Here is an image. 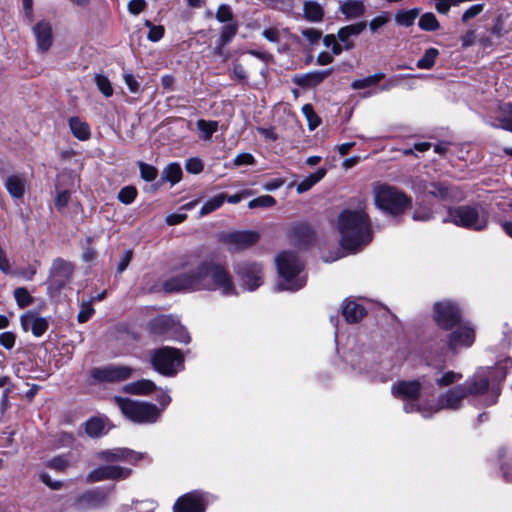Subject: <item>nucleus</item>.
Returning a JSON list of instances; mask_svg holds the SVG:
<instances>
[{"instance_id": "1", "label": "nucleus", "mask_w": 512, "mask_h": 512, "mask_svg": "<svg viewBox=\"0 0 512 512\" xmlns=\"http://www.w3.org/2000/svg\"><path fill=\"white\" fill-rule=\"evenodd\" d=\"M181 269V273L164 283L166 291L219 290L223 295L235 293L230 274L212 258L190 254L184 258Z\"/></svg>"}, {"instance_id": "2", "label": "nucleus", "mask_w": 512, "mask_h": 512, "mask_svg": "<svg viewBox=\"0 0 512 512\" xmlns=\"http://www.w3.org/2000/svg\"><path fill=\"white\" fill-rule=\"evenodd\" d=\"M337 230L342 248L350 253L358 252L368 245L372 241L373 230L365 202L356 208L343 210L337 219Z\"/></svg>"}, {"instance_id": "3", "label": "nucleus", "mask_w": 512, "mask_h": 512, "mask_svg": "<svg viewBox=\"0 0 512 512\" xmlns=\"http://www.w3.org/2000/svg\"><path fill=\"white\" fill-rule=\"evenodd\" d=\"M508 365L512 367V360L506 359L495 367H482L469 377L463 384L465 395L479 399L481 405L490 406L497 402L500 391L498 383L507 374Z\"/></svg>"}, {"instance_id": "4", "label": "nucleus", "mask_w": 512, "mask_h": 512, "mask_svg": "<svg viewBox=\"0 0 512 512\" xmlns=\"http://www.w3.org/2000/svg\"><path fill=\"white\" fill-rule=\"evenodd\" d=\"M279 281L276 289L297 291L305 286L307 276L303 273L304 264L292 252H283L276 258Z\"/></svg>"}, {"instance_id": "5", "label": "nucleus", "mask_w": 512, "mask_h": 512, "mask_svg": "<svg viewBox=\"0 0 512 512\" xmlns=\"http://www.w3.org/2000/svg\"><path fill=\"white\" fill-rule=\"evenodd\" d=\"M374 205L391 215L403 213L411 205V199L398 188L376 182L372 187Z\"/></svg>"}, {"instance_id": "6", "label": "nucleus", "mask_w": 512, "mask_h": 512, "mask_svg": "<svg viewBox=\"0 0 512 512\" xmlns=\"http://www.w3.org/2000/svg\"><path fill=\"white\" fill-rule=\"evenodd\" d=\"M443 222L453 223L466 229L482 231L488 225V214L479 206H458L449 208Z\"/></svg>"}, {"instance_id": "7", "label": "nucleus", "mask_w": 512, "mask_h": 512, "mask_svg": "<svg viewBox=\"0 0 512 512\" xmlns=\"http://www.w3.org/2000/svg\"><path fill=\"white\" fill-rule=\"evenodd\" d=\"M113 401L119 407L122 414L135 423H154L160 417L161 410L152 403L134 401L121 396H115Z\"/></svg>"}, {"instance_id": "8", "label": "nucleus", "mask_w": 512, "mask_h": 512, "mask_svg": "<svg viewBox=\"0 0 512 512\" xmlns=\"http://www.w3.org/2000/svg\"><path fill=\"white\" fill-rule=\"evenodd\" d=\"M153 368L165 376H174L183 366V357L179 350L171 347L155 349L150 354Z\"/></svg>"}, {"instance_id": "9", "label": "nucleus", "mask_w": 512, "mask_h": 512, "mask_svg": "<svg viewBox=\"0 0 512 512\" xmlns=\"http://www.w3.org/2000/svg\"><path fill=\"white\" fill-rule=\"evenodd\" d=\"M420 390L421 384L417 380L399 381L391 387L392 394L405 401L403 408L406 413L419 412L424 418H428L431 416V413H428V409L414 402L418 399Z\"/></svg>"}, {"instance_id": "10", "label": "nucleus", "mask_w": 512, "mask_h": 512, "mask_svg": "<svg viewBox=\"0 0 512 512\" xmlns=\"http://www.w3.org/2000/svg\"><path fill=\"white\" fill-rule=\"evenodd\" d=\"M150 330L155 335L173 338L183 343L190 341V336L185 328L171 316H159L149 323Z\"/></svg>"}, {"instance_id": "11", "label": "nucleus", "mask_w": 512, "mask_h": 512, "mask_svg": "<svg viewBox=\"0 0 512 512\" xmlns=\"http://www.w3.org/2000/svg\"><path fill=\"white\" fill-rule=\"evenodd\" d=\"M434 320L439 327L450 330L461 322L460 308L449 300L437 302L434 305Z\"/></svg>"}, {"instance_id": "12", "label": "nucleus", "mask_w": 512, "mask_h": 512, "mask_svg": "<svg viewBox=\"0 0 512 512\" xmlns=\"http://www.w3.org/2000/svg\"><path fill=\"white\" fill-rule=\"evenodd\" d=\"M134 369L125 365L110 364L91 369L90 376L97 382L116 383L132 377Z\"/></svg>"}, {"instance_id": "13", "label": "nucleus", "mask_w": 512, "mask_h": 512, "mask_svg": "<svg viewBox=\"0 0 512 512\" xmlns=\"http://www.w3.org/2000/svg\"><path fill=\"white\" fill-rule=\"evenodd\" d=\"M131 470L117 465H102L86 476L87 483H96L105 480H123L129 477Z\"/></svg>"}, {"instance_id": "14", "label": "nucleus", "mask_w": 512, "mask_h": 512, "mask_svg": "<svg viewBox=\"0 0 512 512\" xmlns=\"http://www.w3.org/2000/svg\"><path fill=\"white\" fill-rule=\"evenodd\" d=\"M465 398H467L465 388L462 385H458L440 395L437 404L428 409V413L432 415L441 409L457 410L462 406Z\"/></svg>"}, {"instance_id": "15", "label": "nucleus", "mask_w": 512, "mask_h": 512, "mask_svg": "<svg viewBox=\"0 0 512 512\" xmlns=\"http://www.w3.org/2000/svg\"><path fill=\"white\" fill-rule=\"evenodd\" d=\"M99 460L114 463V462H128L137 463L145 458V454L130 450L128 448H113L102 450L96 454Z\"/></svg>"}, {"instance_id": "16", "label": "nucleus", "mask_w": 512, "mask_h": 512, "mask_svg": "<svg viewBox=\"0 0 512 512\" xmlns=\"http://www.w3.org/2000/svg\"><path fill=\"white\" fill-rule=\"evenodd\" d=\"M237 273L250 291L257 289L262 284V267L258 263H243L238 266Z\"/></svg>"}, {"instance_id": "17", "label": "nucleus", "mask_w": 512, "mask_h": 512, "mask_svg": "<svg viewBox=\"0 0 512 512\" xmlns=\"http://www.w3.org/2000/svg\"><path fill=\"white\" fill-rule=\"evenodd\" d=\"M475 341L474 328L464 324L449 334L448 347L451 350L470 347Z\"/></svg>"}, {"instance_id": "18", "label": "nucleus", "mask_w": 512, "mask_h": 512, "mask_svg": "<svg viewBox=\"0 0 512 512\" xmlns=\"http://www.w3.org/2000/svg\"><path fill=\"white\" fill-rule=\"evenodd\" d=\"M73 265L63 259H56L53 262L50 274L51 286L56 289L62 288L71 279L73 273Z\"/></svg>"}, {"instance_id": "19", "label": "nucleus", "mask_w": 512, "mask_h": 512, "mask_svg": "<svg viewBox=\"0 0 512 512\" xmlns=\"http://www.w3.org/2000/svg\"><path fill=\"white\" fill-rule=\"evenodd\" d=\"M107 493L101 489H93L84 492L76 499L75 505L79 510L99 508L105 505Z\"/></svg>"}, {"instance_id": "20", "label": "nucleus", "mask_w": 512, "mask_h": 512, "mask_svg": "<svg viewBox=\"0 0 512 512\" xmlns=\"http://www.w3.org/2000/svg\"><path fill=\"white\" fill-rule=\"evenodd\" d=\"M205 502L198 492L187 493L180 497L174 505V512H204Z\"/></svg>"}, {"instance_id": "21", "label": "nucleus", "mask_w": 512, "mask_h": 512, "mask_svg": "<svg viewBox=\"0 0 512 512\" xmlns=\"http://www.w3.org/2000/svg\"><path fill=\"white\" fill-rule=\"evenodd\" d=\"M225 242L234 250H243L257 243L259 233L255 231H238L228 233L224 237Z\"/></svg>"}, {"instance_id": "22", "label": "nucleus", "mask_w": 512, "mask_h": 512, "mask_svg": "<svg viewBox=\"0 0 512 512\" xmlns=\"http://www.w3.org/2000/svg\"><path fill=\"white\" fill-rule=\"evenodd\" d=\"M423 193L441 200L455 199L457 192L445 182H428L418 186Z\"/></svg>"}, {"instance_id": "23", "label": "nucleus", "mask_w": 512, "mask_h": 512, "mask_svg": "<svg viewBox=\"0 0 512 512\" xmlns=\"http://www.w3.org/2000/svg\"><path fill=\"white\" fill-rule=\"evenodd\" d=\"M20 322L25 331L30 330L36 337L42 336L48 329V321L31 311L23 314L20 318Z\"/></svg>"}, {"instance_id": "24", "label": "nucleus", "mask_w": 512, "mask_h": 512, "mask_svg": "<svg viewBox=\"0 0 512 512\" xmlns=\"http://www.w3.org/2000/svg\"><path fill=\"white\" fill-rule=\"evenodd\" d=\"M38 48L45 52L52 45V28L49 22L40 21L33 28Z\"/></svg>"}, {"instance_id": "25", "label": "nucleus", "mask_w": 512, "mask_h": 512, "mask_svg": "<svg viewBox=\"0 0 512 512\" xmlns=\"http://www.w3.org/2000/svg\"><path fill=\"white\" fill-rule=\"evenodd\" d=\"M366 26V22H359L339 29L338 38L344 44L345 50H350L354 47V43L350 40V37L357 36L362 33Z\"/></svg>"}, {"instance_id": "26", "label": "nucleus", "mask_w": 512, "mask_h": 512, "mask_svg": "<svg viewBox=\"0 0 512 512\" xmlns=\"http://www.w3.org/2000/svg\"><path fill=\"white\" fill-rule=\"evenodd\" d=\"M331 73L332 69L313 71L304 75L296 76L294 82L302 87H315L330 76Z\"/></svg>"}, {"instance_id": "27", "label": "nucleus", "mask_w": 512, "mask_h": 512, "mask_svg": "<svg viewBox=\"0 0 512 512\" xmlns=\"http://www.w3.org/2000/svg\"><path fill=\"white\" fill-rule=\"evenodd\" d=\"M26 179L23 175L13 174L6 178L5 188L14 199H21L24 196Z\"/></svg>"}, {"instance_id": "28", "label": "nucleus", "mask_w": 512, "mask_h": 512, "mask_svg": "<svg viewBox=\"0 0 512 512\" xmlns=\"http://www.w3.org/2000/svg\"><path fill=\"white\" fill-rule=\"evenodd\" d=\"M340 11L346 19H356L364 15L366 7L363 0H344L340 2Z\"/></svg>"}, {"instance_id": "29", "label": "nucleus", "mask_w": 512, "mask_h": 512, "mask_svg": "<svg viewBox=\"0 0 512 512\" xmlns=\"http://www.w3.org/2000/svg\"><path fill=\"white\" fill-rule=\"evenodd\" d=\"M69 128L72 135L80 141H86L91 136L89 124L80 117H71L69 119Z\"/></svg>"}, {"instance_id": "30", "label": "nucleus", "mask_w": 512, "mask_h": 512, "mask_svg": "<svg viewBox=\"0 0 512 512\" xmlns=\"http://www.w3.org/2000/svg\"><path fill=\"white\" fill-rule=\"evenodd\" d=\"M155 389V383L148 379H141L123 387L124 392L135 395H147L152 393Z\"/></svg>"}, {"instance_id": "31", "label": "nucleus", "mask_w": 512, "mask_h": 512, "mask_svg": "<svg viewBox=\"0 0 512 512\" xmlns=\"http://www.w3.org/2000/svg\"><path fill=\"white\" fill-rule=\"evenodd\" d=\"M342 313L347 322L355 323L364 317L365 309L355 301H346Z\"/></svg>"}, {"instance_id": "32", "label": "nucleus", "mask_w": 512, "mask_h": 512, "mask_svg": "<svg viewBox=\"0 0 512 512\" xmlns=\"http://www.w3.org/2000/svg\"><path fill=\"white\" fill-rule=\"evenodd\" d=\"M327 170L325 168H319L316 172L310 174L305 177L302 181L297 183L296 191L299 194H302L308 190H310L315 184L320 182L326 175Z\"/></svg>"}, {"instance_id": "33", "label": "nucleus", "mask_w": 512, "mask_h": 512, "mask_svg": "<svg viewBox=\"0 0 512 512\" xmlns=\"http://www.w3.org/2000/svg\"><path fill=\"white\" fill-rule=\"evenodd\" d=\"M304 18L309 22H320L323 19L324 11L316 1H305L303 4Z\"/></svg>"}, {"instance_id": "34", "label": "nucleus", "mask_w": 512, "mask_h": 512, "mask_svg": "<svg viewBox=\"0 0 512 512\" xmlns=\"http://www.w3.org/2000/svg\"><path fill=\"white\" fill-rule=\"evenodd\" d=\"M238 30V25L236 23H228L222 27L221 34L219 37V44L216 48V52L221 54V50L224 46H226L236 35Z\"/></svg>"}, {"instance_id": "35", "label": "nucleus", "mask_w": 512, "mask_h": 512, "mask_svg": "<svg viewBox=\"0 0 512 512\" xmlns=\"http://www.w3.org/2000/svg\"><path fill=\"white\" fill-rule=\"evenodd\" d=\"M182 177V168L178 163H170L162 172V179L172 185L178 183Z\"/></svg>"}, {"instance_id": "36", "label": "nucleus", "mask_w": 512, "mask_h": 512, "mask_svg": "<svg viewBox=\"0 0 512 512\" xmlns=\"http://www.w3.org/2000/svg\"><path fill=\"white\" fill-rule=\"evenodd\" d=\"M499 125L496 127L503 130L512 132V105L504 104L500 108V115L498 116Z\"/></svg>"}, {"instance_id": "37", "label": "nucleus", "mask_w": 512, "mask_h": 512, "mask_svg": "<svg viewBox=\"0 0 512 512\" xmlns=\"http://www.w3.org/2000/svg\"><path fill=\"white\" fill-rule=\"evenodd\" d=\"M418 15V9L400 10L395 14V22L400 26L409 27L413 25Z\"/></svg>"}, {"instance_id": "38", "label": "nucleus", "mask_w": 512, "mask_h": 512, "mask_svg": "<svg viewBox=\"0 0 512 512\" xmlns=\"http://www.w3.org/2000/svg\"><path fill=\"white\" fill-rule=\"evenodd\" d=\"M224 201H225L224 193L218 194V195L208 199L203 204V206L201 207V209L199 211L200 216L203 217V216L217 210L218 208H220L222 206Z\"/></svg>"}, {"instance_id": "39", "label": "nucleus", "mask_w": 512, "mask_h": 512, "mask_svg": "<svg viewBox=\"0 0 512 512\" xmlns=\"http://www.w3.org/2000/svg\"><path fill=\"white\" fill-rule=\"evenodd\" d=\"M85 431L90 437H98L105 433V423L100 418H92L85 423Z\"/></svg>"}, {"instance_id": "40", "label": "nucleus", "mask_w": 512, "mask_h": 512, "mask_svg": "<svg viewBox=\"0 0 512 512\" xmlns=\"http://www.w3.org/2000/svg\"><path fill=\"white\" fill-rule=\"evenodd\" d=\"M197 128L202 133V139L210 140L213 133L218 130V122L217 121H207L200 119L196 123Z\"/></svg>"}, {"instance_id": "41", "label": "nucleus", "mask_w": 512, "mask_h": 512, "mask_svg": "<svg viewBox=\"0 0 512 512\" xmlns=\"http://www.w3.org/2000/svg\"><path fill=\"white\" fill-rule=\"evenodd\" d=\"M439 55V51L436 48H429L425 51L422 58L417 61V67L419 69H430L434 66L435 60Z\"/></svg>"}, {"instance_id": "42", "label": "nucleus", "mask_w": 512, "mask_h": 512, "mask_svg": "<svg viewBox=\"0 0 512 512\" xmlns=\"http://www.w3.org/2000/svg\"><path fill=\"white\" fill-rule=\"evenodd\" d=\"M383 78H384V74L377 73V74L370 75V76H368L366 78H363V79L354 80L351 83V87L353 89H355V90L364 89L366 87H370V86L376 85Z\"/></svg>"}, {"instance_id": "43", "label": "nucleus", "mask_w": 512, "mask_h": 512, "mask_svg": "<svg viewBox=\"0 0 512 512\" xmlns=\"http://www.w3.org/2000/svg\"><path fill=\"white\" fill-rule=\"evenodd\" d=\"M418 25L424 31H435L439 28V22L433 13L423 14L419 19Z\"/></svg>"}, {"instance_id": "44", "label": "nucleus", "mask_w": 512, "mask_h": 512, "mask_svg": "<svg viewBox=\"0 0 512 512\" xmlns=\"http://www.w3.org/2000/svg\"><path fill=\"white\" fill-rule=\"evenodd\" d=\"M47 467L57 472H63L71 466V462L66 455L56 456L47 462Z\"/></svg>"}, {"instance_id": "45", "label": "nucleus", "mask_w": 512, "mask_h": 512, "mask_svg": "<svg viewBox=\"0 0 512 512\" xmlns=\"http://www.w3.org/2000/svg\"><path fill=\"white\" fill-rule=\"evenodd\" d=\"M14 298L20 308H25L33 303V297L24 287H18L14 290Z\"/></svg>"}, {"instance_id": "46", "label": "nucleus", "mask_w": 512, "mask_h": 512, "mask_svg": "<svg viewBox=\"0 0 512 512\" xmlns=\"http://www.w3.org/2000/svg\"><path fill=\"white\" fill-rule=\"evenodd\" d=\"M462 379V374L454 371L443 372L435 381L440 387H445Z\"/></svg>"}, {"instance_id": "47", "label": "nucleus", "mask_w": 512, "mask_h": 512, "mask_svg": "<svg viewBox=\"0 0 512 512\" xmlns=\"http://www.w3.org/2000/svg\"><path fill=\"white\" fill-rule=\"evenodd\" d=\"M302 112L308 121L309 130L313 131L320 125V118L314 112L313 106L311 104H305L302 107Z\"/></svg>"}, {"instance_id": "48", "label": "nucleus", "mask_w": 512, "mask_h": 512, "mask_svg": "<svg viewBox=\"0 0 512 512\" xmlns=\"http://www.w3.org/2000/svg\"><path fill=\"white\" fill-rule=\"evenodd\" d=\"M275 204H276V200L274 197H272L270 195H262V196H259L255 199H252L251 201H249L248 207L250 209L269 208V207L274 206Z\"/></svg>"}, {"instance_id": "49", "label": "nucleus", "mask_w": 512, "mask_h": 512, "mask_svg": "<svg viewBox=\"0 0 512 512\" xmlns=\"http://www.w3.org/2000/svg\"><path fill=\"white\" fill-rule=\"evenodd\" d=\"M95 83H96L97 88L99 89V91L105 97H110V96L113 95V88H112L111 82L109 81V79L105 75L97 74L95 76Z\"/></svg>"}, {"instance_id": "50", "label": "nucleus", "mask_w": 512, "mask_h": 512, "mask_svg": "<svg viewBox=\"0 0 512 512\" xmlns=\"http://www.w3.org/2000/svg\"><path fill=\"white\" fill-rule=\"evenodd\" d=\"M137 196V190L133 186H125L118 193V200L125 204H131Z\"/></svg>"}, {"instance_id": "51", "label": "nucleus", "mask_w": 512, "mask_h": 512, "mask_svg": "<svg viewBox=\"0 0 512 512\" xmlns=\"http://www.w3.org/2000/svg\"><path fill=\"white\" fill-rule=\"evenodd\" d=\"M139 169L141 178L147 182L154 181L158 175V171L154 166L144 162L139 163Z\"/></svg>"}, {"instance_id": "52", "label": "nucleus", "mask_w": 512, "mask_h": 512, "mask_svg": "<svg viewBox=\"0 0 512 512\" xmlns=\"http://www.w3.org/2000/svg\"><path fill=\"white\" fill-rule=\"evenodd\" d=\"M390 20V14L388 12H383L382 14L376 16L369 22V28L373 33H375L380 28L385 26L388 22H390Z\"/></svg>"}, {"instance_id": "53", "label": "nucleus", "mask_w": 512, "mask_h": 512, "mask_svg": "<svg viewBox=\"0 0 512 512\" xmlns=\"http://www.w3.org/2000/svg\"><path fill=\"white\" fill-rule=\"evenodd\" d=\"M216 19L221 23L231 22L233 20L231 8L226 4L220 5L216 12Z\"/></svg>"}, {"instance_id": "54", "label": "nucleus", "mask_w": 512, "mask_h": 512, "mask_svg": "<svg viewBox=\"0 0 512 512\" xmlns=\"http://www.w3.org/2000/svg\"><path fill=\"white\" fill-rule=\"evenodd\" d=\"M123 80L131 93L139 92L140 83L137 81V79L135 78V76L132 73H130L128 71H124L123 72Z\"/></svg>"}, {"instance_id": "55", "label": "nucleus", "mask_w": 512, "mask_h": 512, "mask_svg": "<svg viewBox=\"0 0 512 512\" xmlns=\"http://www.w3.org/2000/svg\"><path fill=\"white\" fill-rule=\"evenodd\" d=\"M186 170L192 174H199L204 168V164L200 158L194 157L187 160Z\"/></svg>"}, {"instance_id": "56", "label": "nucleus", "mask_w": 512, "mask_h": 512, "mask_svg": "<svg viewBox=\"0 0 512 512\" xmlns=\"http://www.w3.org/2000/svg\"><path fill=\"white\" fill-rule=\"evenodd\" d=\"M146 6L145 0H130L127 8L131 14L138 15L145 10Z\"/></svg>"}, {"instance_id": "57", "label": "nucleus", "mask_w": 512, "mask_h": 512, "mask_svg": "<svg viewBox=\"0 0 512 512\" xmlns=\"http://www.w3.org/2000/svg\"><path fill=\"white\" fill-rule=\"evenodd\" d=\"M93 313H94V309H93V307L91 306L90 303L83 304L82 307H81V310H80V312L78 313V316H77L78 321L80 323L87 322L91 318Z\"/></svg>"}, {"instance_id": "58", "label": "nucleus", "mask_w": 512, "mask_h": 512, "mask_svg": "<svg viewBox=\"0 0 512 512\" xmlns=\"http://www.w3.org/2000/svg\"><path fill=\"white\" fill-rule=\"evenodd\" d=\"M483 4H476L468 8L462 15V21L467 22L470 19L476 17L483 11Z\"/></svg>"}, {"instance_id": "59", "label": "nucleus", "mask_w": 512, "mask_h": 512, "mask_svg": "<svg viewBox=\"0 0 512 512\" xmlns=\"http://www.w3.org/2000/svg\"><path fill=\"white\" fill-rule=\"evenodd\" d=\"M164 27L161 25H154L149 28L147 38L152 42L159 41L164 35Z\"/></svg>"}, {"instance_id": "60", "label": "nucleus", "mask_w": 512, "mask_h": 512, "mask_svg": "<svg viewBox=\"0 0 512 512\" xmlns=\"http://www.w3.org/2000/svg\"><path fill=\"white\" fill-rule=\"evenodd\" d=\"M39 478L40 480L46 485L48 486L49 488L53 489V490H59L62 488L63 486V483L61 481H58V480H52V478L50 477V475L48 473H41L39 475Z\"/></svg>"}, {"instance_id": "61", "label": "nucleus", "mask_w": 512, "mask_h": 512, "mask_svg": "<svg viewBox=\"0 0 512 512\" xmlns=\"http://www.w3.org/2000/svg\"><path fill=\"white\" fill-rule=\"evenodd\" d=\"M254 163H255V158L250 153H240L234 159V164L236 166L253 165Z\"/></svg>"}, {"instance_id": "62", "label": "nucleus", "mask_w": 512, "mask_h": 512, "mask_svg": "<svg viewBox=\"0 0 512 512\" xmlns=\"http://www.w3.org/2000/svg\"><path fill=\"white\" fill-rule=\"evenodd\" d=\"M302 35L311 43L318 42L321 38V32L314 28H307L302 30Z\"/></svg>"}, {"instance_id": "63", "label": "nucleus", "mask_w": 512, "mask_h": 512, "mask_svg": "<svg viewBox=\"0 0 512 512\" xmlns=\"http://www.w3.org/2000/svg\"><path fill=\"white\" fill-rule=\"evenodd\" d=\"M15 344V335L11 332L0 334V345L6 349H11Z\"/></svg>"}, {"instance_id": "64", "label": "nucleus", "mask_w": 512, "mask_h": 512, "mask_svg": "<svg viewBox=\"0 0 512 512\" xmlns=\"http://www.w3.org/2000/svg\"><path fill=\"white\" fill-rule=\"evenodd\" d=\"M70 199V192L67 190H63L58 192L56 198H55V206L59 209L64 208Z\"/></svg>"}]
</instances>
